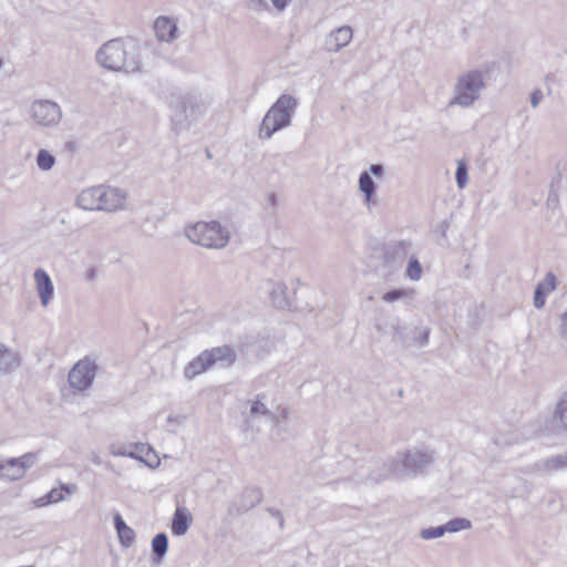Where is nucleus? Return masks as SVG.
Returning <instances> with one entry per match:
<instances>
[{"label":"nucleus","instance_id":"412c9836","mask_svg":"<svg viewBox=\"0 0 567 567\" xmlns=\"http://www.w3.org/2000/svg\"><path fill=\"white\" fill-rule=\"evenodd\" d=\"M113 522L121 545L126 548L131 547L135 540V532L127 526L120 513L114 514Z\"/></svg>","mask_w":567,"mask_h":567},{"label":"nucleus","instance_id":"20e7f679","mask_svg":"<svg viewBox=\"0 0 567 567\" xmlns=\"http://www.w3.org/2000/svg\"><path fill=\"white\" fill-rule=\"evenodd\" d=\"M125 197V193L118 188L100 185L82 190L76 204L85 210L114 212L124 206Z\"/></svg>","mask_w":567,"mask_h":567},{"label":"nucleus","instance_id":"09e8293b","mask_svg":"<svg viewBox=\"0 0 567 567\" xmlns=\"http://www.w3.org/2000/svg\"><path fill=\"white\" fill-rule=\"evenodd\" d=\"M559 331H560L561 337H567V321L561 320Z\"/></svg>","mask_w":567,"mask_h":567},{"label":"nucleus","instance_id":"c756f323","mask_svg":"<svg viewBox=\"0 0 567 567\" xmlns=\"http://www.w3.org/2000/svg\"><path fill=\"white\" fill-rule=\"evenodd\" d=\"M445 525L446 533H457L461 530L470 529L472 522L465 517H456L449 520Z\"/></svg>","mask_w":567,"mask_h":567},{"label":"nucleus","instance_id":"37998d69","mask_svg":"<svg viewBox=\"0 0 567 567\" xmlns=\"http://www.w3.org/2000/svg\"><path fill=\"white\" fill-rule=\"evenodd\" d=\"M248 7L252 10H262L267 7L266 0H248Z\"/></svg>","mask_w":567,"mask_h":567},{"label":"nucleus","instance_id":"5fc2aeb1","mask_svg":"<svg viewBox=\"0 0 567 567\" xmlns=\"http://www.w3.org/2000/svg\"><path fill=\"white\" fill-rule=\"evenodd\" d=\"M167 420H168V422H173V421L177 422V419L173 417L172 415H169Z\"/></svg>","mask_w":567,"mask_h":567},{"label":"nucleus","instance_id":"6e6d98bb","mask_svg":"<svg viewBox=\"0 0 567 567\" xmlns=\"http://www.w3.org/2000/svg\"><path fill=\"white\" fill-rule=\"evenodd\" d=\"M4 468H6V465H2V462H1V463H0V472H2V473H3Z\"/></svg>","mask_w":567,"mask_h":567},{"label":"nucleus","instance_id":"4c0bfd02","mask_svg":"<svg viewBox=\"0 0 567 567\" xmlns=\"http://www.w3.org/2000/svg\"><path fill=\"white\" fill-rule=\"evenodd\" d=\"M537 286H542L547 292L554 291L557 287L556 276L553 272H547L545 279L539 281Z\"/></svg>","mask_w":567,"mask_h":567},{"label":"nucleus","instance_id":"f03ea898","mask_svg":"<svg viewBox=\"0 0 567 567\" xmlns=\"http://www.w3.org/2000/svg\"><path fill=\"white\" fill-rule=\"evenodd\" d=\"M97 63L110 71L125 73L145 72L141 50L137 45L126 47L121 39H112L96 52Z\"/></svg>","mask_w":567,"mask_h":567},{"label":"nucleus","instance_id":"58836bf2","mask_svg":"<svg viewBox=\"0 0 567 567\" xmlns=\"http://www.w3.org/2000/svg\"><path fill=\"white\" fill-rule=\"evenodd\" d=\"M266 512L269 513L274 518L278 519V525L280 529L285 528V518L279 509L275 507H266Z\"/></svg>","mask_w":567,"mask_h":567},{"label":"nucleus","instance_id":"a19ab883","mask_svg":"<svg viewBox=\"0 0 567 567\" xmlns=\"http://www.w3.org/2000/svg\"><path fill=\"white\" fill-rule=\"evenodd\" d=\"M430 337V328H424L423 330L417 329L416 333V344L423 347L429 342Z\"/></svg>","mask_w":567,"mask_h":567},{"label":"nucleus","instance_id":"7c9ffc66","mask_svg":"<svg viewBox=\"0 0 567 567\" xmlns=\"http://www.w3.org/2000/svg\"><path fill=\"white\" fill-rule=\"evenodd\" d=\"M55 164V157L47 150H40L37 154V165L41 171H50Z\"/></svg>","mask_w":567,"mask_h":567},{"label":"nucleus","instance_id":"ea45409f","mask_svg":"<svg viewBox=\"0 0 567 567\" xmlns=\"http://www.w3.org/2000/svg\"><path fill=\"white\" fill-rule=\"evenodd\" d=\"M363 203L369 210L377 205V190L364 193Z\"/></svg>","mask_w":567,"mask_h":567},{"label":"nucleus","instance_id":"423d86ee","mask_svg":"<svg viewBox=\"0 0 567 567\" xmlns=\"http://www.w3.org/2000/svg\"><path fill=\"white\" fill-rule=\"evenodd\" d=\"M185 234L190 241L206 248H223L229 241V231L216 220L198 221L188 226Z\"/></svg>","mask_w":567,"mask_h":567},{"label":"nucleus","instance_id":"c85d7f7f","mask_svg":"<svg viewBox=\"0 0 567 567\" xmlns=\"http://www.w3.org/2000/svg\"><path fill=\"white\" fill-rule=\"evenodd\" d=\"M78 489L75 484H61L59 488H52L49 493V499L51 498L52 503H58L64 499V492L69 495L75 493Z\"/></svg>","mask_w":567,"mask_h":567},{"label":"nucleus","instance_id":"3c124183","mask_svg":"<svg viewBox=\"0 0 567 567\" xmlns=\"http://www.w3.org/2000/svg\"><path fill=\"white\" fill-rule=\"evenodd\" d=\"M275 425H279V416L275 414V419H269Z\"/></svg>","mask_w":567,"mask_h":567},{"label":"nucleus","instance_id":"0eeeda50","mask_svg":"<svg viewBox=\"0 0 567 567\" xmlns=\"http://www.w3.org/2000/svg\"><path fill=\"white\" fill-rule=\"evenodd\" d=\"M374 328L382 334L391 333L392 341L401 348L416 346L417 328L403 326L399 317L380 315L374 319Z\"/></svg>","mask_w":567,"mask_h":567},{"label":"nucleus","instance_id":"de8ad7c7","mask_svg":"<svg viewBox=\"0 0 567 567\" xmlns=\"http://www.w3.org/2000/svg\"><path fill=\"white\" fill-rule=\"evenodd\" d=\"M277 200H278V198H277L276 194H274V193L268 194V203L270 206L275 207L277 204Z\"/></svg>","mask_w":567,"mask_h":567},{"label":"nucleus","instance_id":"49530a36","mask_svg":"<svg viewBox=\"0 0 567 567\" xmlns=\"http://www.w3.org/2000/svg\"><path fill=\"white\" fill-rule=\"evenodd\" d=\"M96 275H97L96 269L94 267H91L86 271L85 279L87 281H93L96 278Z\"/></svg>","mask_w":567,"mask_h":567},{"label":"nucleus","instance_id":"4be33fe9","mask_svg":"<svg viewBox=\"0 0 567 567\" xmlns=\"http://www.w3.org/2000/svg\"><path fill=\"white\" fill-rule=\"evenodd\" d=\"M186 101L183 99L172 114V130L179 134L189 127Z\"/></svg>","mask_w":567,"mask_h":567},{"label":"nucleus","instance_id":"5701e85b","mask_svg":"<svg viewBox=\"0 0 567 567\" xmlns=\"http://www.w3.org/2000/svg\"><path fill=\"white\" fill-rule=\"evenodd\" d=\"M539 471L553 472L567 468V452L565 454L554 455L546 460H542L535 464Z\"/></svg>","mask_w":567,"mask_h":567},{"label":"nucleus","instance_id":"a18cd8bd","mask_svg":"<svg viewBox=\"0 0 567 567\" xmlns=\"http://www.w3.org/2000/svg\"><path fill=\"white\" fill-rule=\"evenodd\" d=\"M35 506L37 507H42V506H47L49 504H53L51 498L49 499V495L45 494L44 496L38 498L35 502H34Z\"/></svg>","mask_w":567,"mask_h":567},{"label":"nucleus","instance_id":"1a4fd4ad","mask_svg":"<svg viewBox=\"0 0 567 567\" xmlns=\"http://www.w3.org/2000/svg\"><path fill=\"white\" fill-rule=\"evenodd\" d=\"M411 247L412 243L404 239L391 240L384 244L381 257L383 266L390 270H396L401 268L410 252Z\"/></svg>","mask_w":567,"mask_h":567},{"label":"nucleus","instance_id":"79ce46f5","mask_svg":"<svg viewBox=\"0 0 567 567\" xmlns=\"http://www.w3.org/2000/svg\"><path fill=\"white\" fill-rule=\"evenodd\" d=\"M543 99V93L540 90H535L530 94V104L533 107H537Z\"/></svg>","mask_w":567,"mask_h":567},{"label":"nucleus","instance_id":"9d476101","mask_svg":"<svg viewBox=\"0 0 567 567\" xmlns=\"http://www.w3.org/2000/svg\"><path fill=\"white\" fill-rule=\"evenodd\" d=\"M33 120L42 126L56 125L62 117L58 103L51 100H37L31 105Z\"/></svg>","mask_w":567,"mask_h":567},{"label":"nucleus","instance_id":"b1692460","mask_svg":"<svg viewBox=\"0 0 567 567\" xmlns=\"http://www.w3.org/2000/svg\"><path fill=\"white\" fill-rule=\"evenodd\" d=\"M168 550V537L165 533L156 534L152 539V554L156 564H161Z\"/></svg>","mask_w":567,"mask_h":567},{"label":"nucleus","instance_id":"603ef678","mask_svg":"<svg viewBox=\"0 0 567 567\" xmlns=\"http://www.w3.org/2000/svg\"><path fill=\"white\" fill-rule=\"evenodd\" d=\"M281 417L287 419L288 417V411L287 409H282L280 413Z\"/></svg>","mask_w":567,"mask_h":567},{"label":"nucleus","instance_id":"ddd939ff","mask_svg":"<svg viewBox=\"0 0 567 567\" xmlns=\"http://www.w3.org/2000/svg\"><path fill=\"white\" fill-rule=\"evenodd\" d=\"M33 278L35 281L37 292L40 302L43 307H47L50 303L54 293L53 282L48 272L42 268L35 269Z\"/></svg>","mask_w":567,"mask_h":567},{"label":"nucleus","instance_id":"864d4df0","mask_svg":"<svg viewBox=\"0 0 567 567\" xmlns=\"http://www.w3.org/2000/svg\"><path fill=\"white\" fill-rule=\"evenodd\" d=\"M560 320L567 321V311L560 316Z\"/></svg>","mask_w":567,"mask_h":567},{"label":"nucleus","instance_id":"c9c22d12","mask_svg":"<svg viewBox=\"0 0 567 567\" xmlns=\"http://www.w3.org/2000/svg\"><path fill=\"white\" fill-rule=\"evenodd\" d=\"M2 465H6V468L2 473V476H6L7 478L11 481L20 480L22 476H17L18 474V467H20V463H11V458H8L7 461L2 462Z\"/></svg>","mask_w":567,"mask_h":567},{"label":"nucleus","instance_id":"4468645a","mask_svg":"<svg viewBox=\"0 0 567 567\" xmlns=\"http://www.w3.org/2000/svg\"><path fill=\"white\" fill-rule=\"evenodd\" d=\"M353 31L350 25H342L331 31L326 39V49L329 52H338L352 40Z\"/></svg>","mask_w":567,"mask_h":567},{"label":"nucleus","instance_id":"aec40b11","mask_svg":"<svg viewBox=\"0 0 567 567\" xmlns=\"http://www.w3.org/2000/svg\"><path fill=\"white\" fill-rule=\"evenodd\" d=\"M192 515L185 507H178L172 518L171 529L175 536H183L189 529Z\"/></svg>","mask_w":567,"mask_h":567},{"label":"nucleus","instance_id":"f3484780","mask_svg":"<svg viewBox=\"0 0 567 567\" xmlns=\"http://www.w3.org/2000/svg\"><path fill=\"white\" fill-rule=\"evenodd\" d=\"M269 296L272 306L278 309L291 310L296 308L293 300L288 296L287 286L284 282H272Z\"/></svg>","mask_w":567,"mask_h":567},{"label":"nucleus","instance_id":"f257e3e1","mask_svg":"<svg viewBox=\"0 0 567 567\" xmlns=\"http://www.w3.org/2000/svg\"><path fill=\"white\" fill-rule=\"evenodd\" d=\"M434 460L435 453L429 447H413L398 452L389 463L383 464V473L372 475L370 480L379 482L389 475L396 478L416 477L422 475Z\"/></svg>","mask_w":567,"mask_h":567},{"label":"nucleus","instance_id":"e433bc0d","mask_svg":"<svg viewBox=\"0 0 567 567\" xmlns=\"http://www.w3.org/2000/svg\"><path fill=\"white\" fill-rule=\"evenodd\" d=\"M547 291L542 286H536L534 291V307L536 309H542L546 302Z\"/></svg>","mask_w":567,"mask_h":567},{"label":"nucleus","instance_id":"39448f33","mask_svg":"<svg viewBox=\"0 0 567 567\" xmlns=\"http://www.w3.org/2000/svg\"><path fill=\"white\" fill-rule=\"evenodd\" d=\"M485 85L484 74L480 70H471L458 75L453 89L454 96L450 100L447 106H472L480 100L481 92Z\"/></svg>","mask_w":567,"mask_h":567},{"label":"nucleus","instance_id":"a211bd4d","mask_svg":"<svg viewBox=\"0 0 567 567\" xmlns=\"http://www.w3.org/2000/svg\"><path fill=\"white\" fill-rule=\"evenodd\" d=\"M154 30L161 41L171 42L177 38L178 28L176 23L167 17H158L154 22Z\"/></svg>","mask_w":567,"mask_h":567},{"label":"nucleus","instance_id":"c03bdc74","mask_svg":"<svg viewBox=\"0 0 567 567\" xmlns=\"http://www.w3.org/2000/svg\"><path fill=\"white\" fill-rule=\"evenodd\" d=\"M290 1H291V0H271V2H272V4H274V7H275L278 11H284V10L288 7V4H289V2H290Z\"/></svg>","mask_w":567,"mask_h":567},{"label":"nucleus","instance_id":"6ab92c4d","mask_svg":"<svg viewBox=\"0 0 567 567\" xmlns=\"http://www.w3.org/2000/svg\"><path fill=\"white\" fill-rule=\"evenodd\" d=\"M212 368V361L206 350L194 358L184 369V375L186 379L192 380L198 374L207 371Z\"/></svg>","mask_w":567,"mask_h":567},{"label":"nucleus","instance_id":"bb28decb","mask_svg":"<svg viewBox=\"0 0 567 567\" xmlns=\"http://www.w3.org/2000/svg\"><path fill=\"white\" fill-rule=\"evenodd\" d=\"M266 398L265 394H257L256 400L250 404V414L252 416L266 415L268 419H275V413L271 412L262 400Z\"/></svg>","mask_w":567,"mask_h":567},{"label":"nucleus","instance_id":"9b49d317","mask_svg":"<svg viewBox=\"0 0 567 567\" xmlns=\"http://www.w3.org/2000/svg\"><path fill=\"white\" fill-rule=\"evenodd\" d=\"M264 499L261 488L247 486L243 489L239 502H233L227 508V514L231 517H238L259 505Z\"/></svg>","mask_w":567,"mask_h":567},{"label":"nucleus","instance_id":"2eb2a0df","mask_svg":"<svg viewBox=\"0 0 567 567\" xmlns=\"http://www.w3.org/2000/svg\"><path fill=\"white\" fill-rule=\"evenodd\" d=\"M212 361V367L219 364L221 367H231L237 360L236 351L228 344L219 346L206 350Z\"/></svg>","mask_w":567,"mask_h":567},{"label":"nucleus","instance_id":"a878e982","mask_svg":"<svg viewBox=\"0 0 567 567\" xmlns=\"http://www.w3.org/2000/svg\"><path fill=\"white\" fill-rule=\"evenodd\" d=\"M18 357L7 348L0 349V373H6L19 367Z\"/></svg>","mask_w":567,"mask_h":567},{"label":"nucleus","instance_id":"4d7b16f0","mask_svg":"<svg viewBox=\"0 0 567 567\" xmlns=\"http://www.w3.org/2000/svg\"><path fill=\"white\" fill-rule=\"evenodd\" d=\"M28 567H32V566H28Z\"/></svg>","mask_w":567,"mask_h":567},{"label":"nucleus","instance_id":"8fccbe9b","mask_svg":"<svg viewBox=\"0 0 567 567\" xmlns=\"http://www.w3.org/2000/svg\"><path fill=\"white\" fill-rule=\"evenodd\" d=\"M91 460H92L93 463H95L97 465H100L102 463V460H101V457L97 454H93Z\"/></svg>","mask_w":567,"mask_h":567},{"label":"nucleus","instance_id":"f704fd0d","mask_svg":"<svg viewBox=\"0 0 567 567\" xmlns=\"http://www.w3.org/2000/svg\"><path fill=\"white\" fill-rule=\"evenodd\" d=\"M445 533H446L445 525H440V526L423 528L420 533V536L425 540H430V539L440 538Z\"/></svg>","mask_w":567,"mask_h":567},{"label":"nucleus","instance_id":"cd10ccee","mask_svg":"<svg viewBox=\"0 0 567 567\" xmlns=\"http://www.w3.org/2000/svg\"><path fill=\"white\" fill-rule=\"evenodd\" d=\"M37 462L35 453H27L20 457H12L11 463H20V467H18L17 476H23L27 470L32 467Z\"/></svg>","mask_w":567,"mask_h":567},{"label":"nucleus","instance_id":"7ed1b4c3","mask_svg":"<svg viewBox=\"0 0 567 567\" xmlns=\"http://www.w3.org/2000/svg\"><path fill=\"white\" fill-rule=\"evenodd\" d=\"M298 100L290 94L280 95L264 116L259 126V137L269 140L271 136L291 124Z\"/></svg>","mask_w":567,"mask_h":567},{"label":"nucleus","instance_id":"6e6552de","mask_svg":"<svg viewBox=\"0 0 567 567\" xmlns=\"http://www.w3.org/2000/svg\"><path fill=\"white\" fill-rule=\"evenodd\" d=\"M97 371V364L94 360L85 358L76 362L70 370L68 381L71 388L78 391H84L92 385Z\"/></svg>","mask_w":567,"mask_h":567},{"label":"nucleus","instance_id":"2f4dec72","mask_svg":"<svg viewBox=\"0 0 567 567\" xmlns=\"http://www.w3.org/2000/svg\"><path fill=\"white\" fill-rule=\"evenodd\" d=\"M414 295L413 289H403V288H394L386 291L382 299L386 302H394L401 300L406 297H412Z\"/></svg>","mask_w":567,"mask_h":567},{"label":"nucleus","instance_id":"473e14b6","mask_svg":"<svg viewBox=\"0 0 567 567\" xmlns=\"http://www.w3.org/2000/svg\"><path fill=\"white\" fill-rule=\"evenodd\" d=\"M405 272H406V276L412 280H419L421 278L422 266L416 257H414V256L410 257Z\"/></svg>","mask_w":567,"mask_h":567},{"label":"nucleus","instance_id":"f8f14e48","mask_svg":"<svg viewBox=\"0 0 567 567\" xmlns=\"http://www.w3.org/2000/svg\"><path fill=\"white\" fill-rule=\"evenodd\" d=\"M546 429L554 434L567 432V391L557 402L554 413L546 424Z\"/></svg>","mask_w":567,"mask_h":567},{"label":"nucleus","instance_id":"dca6fc26","mask_svg":"<svg viewBox=\"0 0 567 567\" xmlns=\"http://www.w3.org/2000/svg\"><path fill=\"white\" fill-rule=\"evenodd\" d=\"M384 174V166L380 163L371 164L369 171H363L359 176V190L364 194L377 190V184L372 176L382 177Z\"/></svg>","mask_w":567,"mask_h":567},{"label":"nucleus","instance_id":"72a5a7b5","mask_svg":"<svg viewBox=\"0 0 567 567\" xmlns=\"http://www.w3.org/2000/svg\"><path fill=\"white\" fill-rule=\"evenodd\" d=\"M455 178H456V184H457L458 188L462 189L467 185L468 172H467L466 163L464 161L457 162Z\"/></svg>","mask_w":567,"mask_h":567},{"label":"nucleus","instance_id":"393cba45","mask_svg":"<svg viewBox=\"0 0 567 567\" xmlns=\"http://www.w3.org/2000/svg\"><path fill=\"white\" fill-rule=\"evenodd\" d=\"M545 206L547 212H549L551 216L561 214L558 185H556L555 181H553L550 184Z\"/></svg>","mask_w":567,"mask_h":567}]
</instances>
